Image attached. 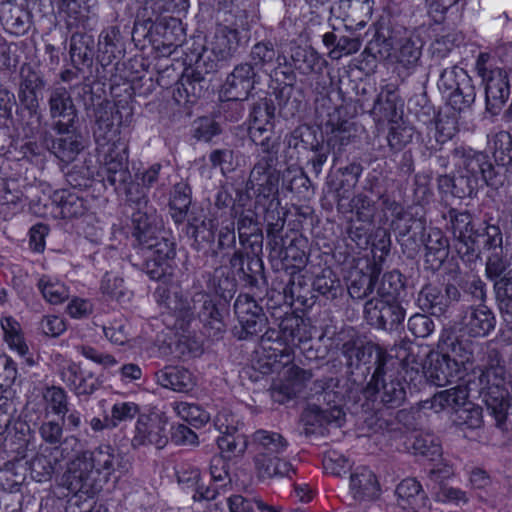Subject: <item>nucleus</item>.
Instances as JSON below:
<instances>
[{"instance_id": "63", "label": "nucleus", "mask_w": 512, "mask_h": 512, "mask_svg": "<svg viewBox=\"0 0 512 512\" xmlns=\"http://www.w3.org/2000/svg\"><path fill=\"white\" fill-rule=\"evenodd\" d=\"M283 186L299 197L306 198L310 192L311 181L302 169H287L283 175Z\"/></svg>"}, {"instance_id": "16", "label": "nucleus", "mask_w": 512, "mask_h": 512, "mask_svg": "<svg viewBox=\"0 0 512 512\" xmlns=\"http://www.w3.org/2000/svg\"><path fill=\"white\" fill-rule=\"evenodd\" d=\"M422 362L421 359H419ZM422 371L431 383L436 386H445L457 379L462 378L464 372L460 370L457 359L449 353L431 351L427 355V362L421 363Z\"/></svg>"}, {"instance_id": "25", "label": "nucleus", "mask_w": 512, "mask_h": 512, "mask_svg": "<svg viewBox=\"0 0 512 512\" xmlns=\"http://www.w3.org/2000/svg\"><path fill=\"white\" fill-rule=\"evenodd\" d=\"M133 236L139 246L151 242L160 231L158 216L152 205L138 208L132 213Z\"/></svg>"}, {"instance_id": "44", "label": "nucleus", "mask_w": 512, "mask_h": 512, "mask_svg": "<svg viewBox=\"0 0 512 512\" xmlns=\"http://www.w3.org/2000/svg\"><path fill=\"white\" fill-rule=\"evenodd\" d=\"M312 290L318 292L327 300H335L342 297L344 294V287L341 280L330 267L321 269V271L315 275Z\"/></svg>"}, {"instance_id": "36", "label": "nucleus", "mask_w": 512, "mask_h": 512, "mask_svg": "<svg viewBox=\"0 0 512 512\" xmlns=\"http://www.w3.org/2000/svg\"><path fill=\"white\" fill-rule=\"evenodd\" d=\"M438 187L444 193H450L456 198L464 199L472 197L482 185L473 176H468L460 171V174L454 177L440 175L438 177Z\"/></svg>"}, {"instance_id": "8", "label": "nucleus", "mask_w": 512, "mask_h": 512, "mask_svg": "<svg viewBox=\"0 0 512 512\" xmlns=\"http://www.w3.org/2000/svg\"><path fill=\"white\" fill-rule=\"evenodd\" d=\"M363 314L370 326L392 332L404 328L407 312L402 302L396 297H380L367 300Z\"/></svg>"}, {"instance_id": "62", "label": "nucleus", "mask_w": 512, "mask_h": 512, "mask_svg": "<svg viewBox=\"0 0 512 512\" xmlns=\"http://www.w3.org/2000/svg\"><path fill=\"white\" fill-rule=\"evenodd\" d=\"M119 36L120 30L116 26L104 29L99 35L98 46L101 55L98 56V60L103 66L110 64L112 58L115 57L114 50L119 41Z\"/></svg>"}, {"instance_id": "55", "label": "nucleus", "mask_w": 512, "mask_h": 512, "mask_svg": "<svg viewBox=\"0 0 512 512\" xmlns=\"http://www.w3.org/2000/svg\"><path fill=\"white\" fill-rule=\"evenodd\" d=\"M58 448H45L34 457V481L46 482L52 478L58 464Z\"/></svg>"}, {"instance_id": "9", "label": "nucleus", "mask_w": 512, "mask_h": 512, "mask_svg": "<svg viewBox=\"0 0 512 512\" xmlns=\"http://www.w3.org/2000/svg\"><path fill=\"white\" fill-rule=\"evenodd\" d=\"M438 86L448 92V103L453 110L464 112L469 110L476 98V90L466 70L458 66L446 68L440 75Z\"/></svg>"}, {"instance_id": "32", "label": "nucleus", "mask_w": 512, "mask_h": 512, "mask_svg": "<svg viewBox=\"0 0 512 512\" xmlns=\"http://www.w3.org/2000/svg\"><path fill=\"white\" fill-rule=\"evenodd\" d=\"M254 465L257 478L262 482L274 478H291V473H295L292 465L279 456H265L264 454H256L254 457Z\"/></svg>"}, {"instance_id": "7", "label": "nucleus", "mask_w": 512, "mask_h": 512, "mask_svg": "<svg viewBox=\"0 0 512 512\" xmlns=\"http://www.w3.org/2000/svg\"><path fill=\"white\" fill-rule=\"evenodd\" d=\"M326 139L322 142L315 141L311 144L310 150L314 155L309 159L308 164L311 165L312 172L319 176L322 172L323 165L327 162L328 155L333 156V165L344 152V147L351 142V124L348 121H342L337 124H326Z\"/></svg>"}, {"instance_id": "12", "label": "nucleus", "mask_w": 512, "mask_h": 512, "mask_svg": "<svg viewBox=\"0 0 512 512\" xmlns=\"http://www.w3.org/2000/svg\"><path fill=\"white\" fill-rule=\"evenodd\" d=\"M452 154L456 161L455 165L466 175L476 178L482 186L496 188L501 184L499 174L486 154L462 146L454 148Z\"/></svg>"}, {"instance_id": "59", "label": "nucleus", "mask_w": 512, "mask_h": 512, "mask_svg": "<svg viewBox=\"0 0 512 512\" xmlns=\"http://www.w3.org/2000/svg\"><path fill=\"white\" fill-rule=\"evenodd\" d=\"M279 181L280 175H268L260 179H250V182L256 183L257 195L256 205H266V202L279 201Z\"/></svg>"}, {"instance_id": "37", "label": "nucleus", "mask_w": 512, "mask_h": 512, "mask_svg": "<svg viewBox=\"0 0 512 512\" xmlns=\"http://www.w3.org/2000/svg\"><path fill=\"white\" fill-rule=\"evenodd\" d=\"M70 57L75 68H90L95 56V40L92 35L74 33L70 39Z\"/></svg>"}, {"instance_id": "57", "label": "nucleus", "mask_w": 512, "mask_h": 512, "mask_svg": "<svg viewBox=\"0 0 512 512\" xmlns=\"http://www.w3.org/2000/svg\"><path fill=\"white\" fill-rule=\"evenodd\" d=\"M93 133L96 142L100 145L116 141L114 139L118 134V125L114 122L112 112L106 110L97 112Z\"/></svg>"}, {"instance_id": "35", "label": "nucleus", "mask_w": 512, "mask_h": 512, "mask_svg": "<svg viewBox=\"0 0 512 512\" xmlns=\"http://www.w3.org/2000/svg\"><path fill=\"white\" fill-rule=\"evenodd\" d=\"M68 129H57V133L61 136L57 138L56 144L53 142L52 154L63 162H71L77 154L84 148L82 136L76 133V125Z\"/></svg>"}, {"instance_id": "23", "label": "nucleus", "mask_w": 512, "mask_h": 512, "mask_svg": "<svg viewBox=\"0 0 512 512\" xmlns=\"http://www.w3.org/2000/svg\"><path fill=\"white\" fill-rule=\"evenodd\" d=\"M395 495L398 507L405 512H421L426 509L428 498L416 479L402 480L396 487Z\"/></svg>"}, {"instance_id": "22", "label": "nucleus", "mask_w": 512, "mask_h": 512, "mask_svg": "<svg viewBox=\"0 0 512 512\" xmlns=\"http://www.w3.org/2000/svg\"><path fill=\"white\" fill-rule=\"evenodd\" d=\"M215 232L216 226L211 219L189 222L186 230L187 235L193 239L192 248L201 252L203 256L211 258L217 257L214 245Z\"/></svg>"}, {"instance_id": "10", "label": "nucleus", "mask_w": 512, "mask_h": 512, "mask_svg": "<svg viewBox=\"0 0 512 512\" xmlns=\"http://www.w3.org/2000/svg\"><path fill=\"white\" fill-rule=\"evenodd\" d=\"M391 225L402 252L408 258H414L419 253L429 228L426 218L418 212H399Z\"/></svg>"}, {"instance_id": "28", "label": "nucleus", "mask_w": 512, "mask_h": 512, "mask_svg": "<svg viewBox=\"0 0 512 512\" xmlns=\"http://www.w3.org/2000/svg\"><path fill=\"white\" fill-rule=\"evenodd\" d=\"M153 31L160 37L155 39L157 48H163V52L170 54L172 50L178 47L184 40V29L179 19L174 17H162L151 27Z\"/></svg>"}, {"instance_id": "19", "label": "nucleus", "mask_w": 512, "mask_h": 512, "mask_svg": "<svg viewBox=\"0 0 512 512\" xmlns=\"http://www.w3.org/2000/svg\"><path fill=\"white\" fill-rule=\"evenodd\" d=\"M86 211L83 199L65 190L55 192V200L48 196L44 198V204L40 213L45 217L70 219L82 216Z\"/></svg>"}, {"instance_id": "11", "label": "nucleus", "mask_w": 512, "mask_h": 512, "mask_svg": "<svg viewBox=\"0 0 512 512\" xmlns=\"http://www.w3.org/2000/svg\"><path fill=\"white\" fill-rule=\"evenodd\" d=\"M407 383L405 379L389 376V380L383 381L376 387H373V392L367 393V387L355 386V393L349 401L357 403L361 400V395L365 398L366 403L362 407L368 405L372 400L379 406L386 409H397L404 404L407 399Z\"/></svg>"}, {"instance_id": "38", "label": "nucleus", "mask_w": 512, "mask_h": 512, "mask_svg": "<svg viewBox=\"0 0 512 512\" xmlns=\"http://www.w3.org/2000/svg\"><path fill=\"white\" fill-rule=\"evenodd\" d=\"M306 239L303 237H296L292 239L288 246H280L278 250H271L273 256L281 258L286 270L302 271L308 261V256L305 251Z\"/></svg>"}, {"instance_id": "50", "label": "nucleus", "mask_w": 512, "mask_h": 512, "mask_svg": "<svg viewBox=\"0 0 512 512\" xmlns=\"http://www.w3.org/2000/svg\"><path fill=\"white\" fill-rule=\"evenodd\" d=\"M58 9L69 28H86L89 20V7L84 2L81 0H59Z\"/></svg>"}, {"instance_id": "14", "label": "nucleus", "mask_w": 512, "mask_h": 512, "mask_svg": "<svg viewBox=\"0 0 512 512\" xmlns=\"http://www.w3.org/2000/svg\"><path fill=\"white\" fill-rule=\"evenodd\" d=\"M215 426L222 434L217 439L220 454L227 458L242 456L247 449L248 441L234 416L228 412L219 413L215 418Z\"/></svg>"}, {"instance_id": "30", "label": "nucleus", "mask_w": 512, "mask_h": 512, "mask_svg": "<svg viewBox=\"0 0 512 512\" xmlns=\"http://www.w3.org/2000/svg\"><path fill=\"white\" fill-rule=\"evenodd\" d=\"M350 493L357 502L377 499L380 494V486L376 475L365 467L352 473L350 476Z\"/></svg>"}, {"instance_id": "24", "label": "nucleus", "mask_w": 512, "mask_h": 512, "mask_svg": "<svg viewBox=\"0 0 512 512\" xmlns=\"http://www.w3.org/2000/svg\"><path fill=\"white\" fill-rule=\"evenodd\" d=\"M60 375L62 381L77 396L91 395L100 385L99 380L91 372H84L78 364L73 362L64 365Z\"/></svg>"}, {"instance_id": "58", "label": "nucleus", "mask_w": 512, "mask_h": 512, "mask_svg": "<svg viewBox=\"0 0 512 512\" xmlns=\"http://www.w3.org/2000/svg\"><path fill=\"white\" fill-rule=\"evenodd\" d=\"M276 115V104L272 95L258 99L250 109L249 122L251 124L268 125L274 124Z\"/></svg>"}, {"instance_id": "27", "label": "nucleus", "mask_w": 512, "mask_h": 512, "mask_svg": "<svg viewBox=\"0 0 512 512\" xmlns=\"http://www.w3.org/2000/svg\"><path fill=\"white\" fill-rule=\"evenodd\" d=\"M50 113L53 118H59L55 123L56 129H68L77 122V113L69 93L60 88L53 91L49 98Z\"/></svg>"}, {"instance_id": "21", "label": "nucleus", "mask_w": 512, "mask_h": 512, "mask_svg": "<svg viewBox=\"0 0 512 512\" xmlns=\"http://www.w3.org/2000/svg\"><path fill=\"white\" fill-rule=\"evenodd\" d=\"M239 242L250 253H261L263 232L255 211L248 209L240 213L237 221Z\"/></svg>"}, {"instance_id": "45", "label": "nucleus", "mask_w": 512, "mask_h": 512, "mask_svg": "<svg viewBox=\"0 0 512 512\" xmlns=\"http://www.w3.org/2000/svg\"><path fill=\"white\" fill-rule=\"evenodd\" d=\"M377 277L375 269L370 273L362 270L351 271L347 282L348 294L352 299L363 300L374 291Z\"/></svg>"}, {"instance_id": "26", "label": "nucleus", "mask_w": 512, "mask_h": 512, "mask_svg": "<svg viewBox=\"0 0 512 512\" xmlns=\"http://www.w3.org/2000/svg\"><path fill=\"white\" fill-rule=\"evenodd\" d=\"M425 248V264L436 271L444 263L449 254V242L443 232L435 227H429L423 239Z\"/></svg>"}, {"instance_id": "60", "label": "nucleus", "mask_w": 512, "mask_h": 512, "mask_svg": "<svg viewBox=\"0 0 512 512\" xmlns=\"http://www.w3.org/2000/svg\"><path fill=\"white\" fill-rule=\"evenodd\" d=\"M459 288L464 295L470 297L472 302L485 304L488 299L487 284L477 275H469L459 278Z\"/></svg>"}, {"instance_id": "48", "label": "nucleus", "mask_w": 512, "mask_h": 512, "mask_svg": "<svg viewBox=\"0 0 512 512\" xmlns=\"http://www.w3.org/2000/svg\"><path fill=\"white\" fill-rule=\"evenodd\" d=\"M253 441L256 445L257 454L265 456H279L288 447L287 440L279 433L258 430L253 435Z\"/></svg>"}, {"instance_id": "53", "label": "nucleus", "mask_w": 512, "mask_h": 512, "mask_svg": "<svg viewBox=\"0 0 512 512\" xmlns=\"http://www.w3.org/2000/svg\"><path fill=\"white\" fill-rule=\"evenodd\" d=\"M363 169L360 162L353 161L338 168L335 174L327 177L326 181L337 185L344 191H353L359 182Z\"/></svg>"}, {"instance_id": "39", "label": "nucleus", "mask_w": 512, "mask_h": 512, "mask_svg": "<svg viewBox=\"0 0 512 512\" xmlns=\"http://www.w3.org/2000/svg\"><path fill=\"white\" fill-rule=\"evenodd\" d=\"M199 321L203 324L208 337L219 339L226 330L221 310L211 299L206 298L197 312Z\"/></svg>"}, {"instance_id": "43", "label": "nucleus", "mask_w": 512, "mask_h": 512, "mask_svg": "<svg viewBox=\"0 0 512 512\" xmlns=\"http://www.w3.org/2000/svg\"><path fill=\"white\" fill-rule=\"evenodd\" d=\"M284 293L289 295L292 301L298 302L305 308H310L315 303L308 280L299 270L289 272V280L284 288Z\"/></svg>"}, {"instance_id": "34", "label": "nucleus", "mask_w": 512, "mask_h": 512, "mask_svg": "<svg viewBox=\"0 0 512 512\" xmlns=\"http://www.w3.org/2000/svg\"><path fill=\"white\" fill-rule=\"evenodd\" d=\"M260 253H247L246 264L238 274L245 287L251 289L254 295H260L267 289V281L264 275V264L259 257Z\"/></svg>"}, {"instance_id": "49", "label": "nucleus", "mask_w": 512, "mask_h": 512, "mask_svg": "<svg viewBox=\"0 0 512 512\" xmlns=\"http://www.w3.org/2000/svg\"><path fill=\"white\" fill-rule=\"evenodd\" d=\"M499 313L507 324H512V273L508 272L493 284Z\"/></svg>"}, {"instance_id": "20", "label": "nucleus", "mask_w": 512, "mask_h": 512, "mask_svg": "<svg viewBox=\"0 0 512 512\" xmlns=\"http://www.w3.org/2000/svg\"><path fill=\"white\" fill-rule=\"evenodd\" d=\"M211 84V79L203 77L198 70L185 68L175 84L173 98L178 104L195 103L205 96Z\"/></svg>"}, {"instance_id": "3", "label": "nucleus", "mask_w": 512, "mask_h": 512, "mask_svg": "<svg viewBox=\"0 0 512 512\" xmlns=\"http://www.w3.org/2000/svg\"><path fill=\"white\" fill-rule=\"evenodd\" d=\"M492 56L481 52L475 63L478 76L485 87L486 110L492 115H498L511 94L508 72L491 63Z\"/></svg>"}, {"instance_id": "47", "label": "nucleus", "mask_w": 512, "mask_h": 512, "mask_svg": "<svg viewBox=\"0 0 512 512\" xmlns=\"http://www.w3.org/2000/svg\"><path fill=\"white\" fill-rule=\"evenodd\" d=\"M291 60L295 69L304 75L321 71L325 63L314 49L302 46L292 49Z\"/></svg>"}, {"instance_id": "31", "label": "nucleus", "mask_w": 512, "mask_h": 512, "mask_svg": "<svg viewBox=\"0 0 512 512\" xmlns=\"http://www.w3.org/2000/svg\"><path fill=\"white\" fill-rule=\"evenodd\" d=\"M450 228L454 238L458 241L457 250L459 254L469 247L472 243L477 229L474 228L473 217L468 211H458L450 209L448 211Z\"/></svg>"}, {"instance_id": "17", "label": "nucleus", "mask_w": 512, "mask_h": 512, "mask_svg": "<svg viewBox=\"0 0 512 512\" xmlns=\"http://www.w3.org/2000/svg\"><path fill=\"white\" fill-rule=\"evenodd\" d=\"M167 426V420L158 414L140 415L136 423L132 446L151 445L157 449L164 448L169 441Z\"/></svg>"}, {"instance_id": "18", "label": "nucleus", "mask_w": 512, "mask_h": 512, "mask_svg": "<svg viewBox=\"0 0 512 512\" xmlns=\"http://www.w3.org/2000/svg\"><path fill=\"white\" fill-rule=\"evenodd\" d=\"M496 316L493 310L485 304H472L463 310L460 324L470 337H486L495 329Z\"/></svg>"}, {"instance_id": "41", "label": "nucleus", "mask_w": 512, "mask_h": 512, "mask_svg": "<svg viewBox=\"0 0 512 512\" xmlns=\"http://www.w3.org/2000/svg\"><path fill=\"white\" fill-rule=\"evenodd\" d=\"M472 243L463 252V255L474 254L476 249L483 247L487 251L501 252L503 250V236L502 232L497 225L487 224L484 227L477 228L475 236H473Z\"/></svg>"}, {"instance_id": "33", "label": "nucleus", "mask_w": 512, "mask_h": 512, "mask_svg": "<svg viewBox=\"0 0 512 512\" xmlns=\"http://www.w3.org/2000/svg\"><path fill=\"white\" fill-rule=\"evenodd\" d=\"M156 382L175 392L187 393L195 385L190 371L180 366H165L155 373Z\"/></svg>"}, {"instance_id": "6", "label": "nucleus", "mask_w": 512, "mask_h": 512, "mask_svg": "<svg viewBox=\"0 0 512 512\" xmlns=\"http://www.w3.org/2000/svg\"><path fill=\"white\" fill-rule=\"evenodd\" d=\"M505 374V367L480 369L479 374L480 396L485 403L488 413L494 417L498 427L506 421L510 405L508 392L503 387Z\"/></svg>"}, {"instance_id": "40", "label": "nucleus", "mask_w": 512, "mask_h": 512, "mask_svg": "<svg viewBox=\"0 0 512 512\" xmlns=\"http://www.w3.org/2000/svg\"><path fill=\"white\" fill-rule=\"evenodd\" d=\"M240 45V32L225 26L216 32L211 52L219 60H228L238 52Z\"/></svg>"}, {"instance_id": "5", "label": "nucleus", "mask_w": 512, "mask_h": 512, "mask_svg": "<svg viewBox=\"0 0 512 512\" xmlns=\"http://www.w3.org/2000/svg\"><path fill=\"white\" fill-rule=\"evenodd\" d=\"M378 347V344L360 337L351 338L341 345L340 353L345 360L348 379L351 382L347 390L348 399L355 393V386H362L372 370V362Z\"/></svg>"}, {"instance_id": "56", "label": "nucleus", "mask_w": 512, "mask_h": 512, "mask_svg": "<svg viewBox=\"0 0 512 512\" xmlns=\"http://www.w3.org/2000/svg\"><path fill=\"white\" fill-rule=\"evenodd\" d=\"M278 327L282 334V341L296 344L306 339L304 319L294 313H286Z\"/></svg>"}, {"instance_id": "29", "label": "nucleus", "mask_w": 512, "mask_h": 512, "mask_svg": "<svg viewBox=\"0 0 512 512\" xmlns=\"http://www.w3.org/2000/svg\"><path fill=\"white\" fill-rule=\"evenodd\" d=\"M81 458L86 459L87 464H90V469L97 472L98 478L102 472L107 477L117 469L124 468L120 461V454L116 453V449L111 445H100L93 451L85 452Z\"/></svg>"}, {"instance_id": "51", "label": "nucleus", "mask_w": 512, "mask_h": 512, "mask_svg": "<svg viewBox=\"0 0 512 512\" xmlns=\"http://www.w3.org/2000/svg\"><path fill=\"white\" fill-rule=\"evenodd\" d=\"M192 202L191 188L187 183H176L171 191L169 206L172 218L176 223H182L186 218Z\"/></svg>"}, {"instance_id": "64", "label": "nucleus", "mask_w": 512, "mask_h": 512, "mask_svg": "<svg viewBox=\"0 0 512 512\" xmlns=\"http://www.w3.org/2000/svg\"><path fill=\"white\" fill-rule=\"evenodd\" d=\"M493 157L499 166H512V136L501 131L494 138Z\"/></svg>"}, {"instance_id": "61", "label": "nucleus", "mask_w": 512, "mask_h": 512, "mask_svg": "<svg viewBox=\"0 0 512 512\" xmlns=\"http://www.w3.org/2000/svg\"><path fill=\"white\" fill-rule=\"evenodd\" d=\"M350 207L358 222L373 223L377 206L368 195L363 192L354 195L350 200Z\"/></svg>"}, {"instance_id": "54", "label": "nucleus", "mask_w": 512, "mask_h": 512, "mask_svg": "<svg viewBox=\"0 0 512 512\" xmlns=\"http://www.w3.org/2000/svg\"><path fill=\"white\" fill-rule=\"evenodd\" d=\"M412 449L414 454L421 455L429 461H437L442 457L439 439L429 432H419L414 435Z\"/></svg>"}, {"instance_id": "13", "label": "nucleus", "mask_w": 512, "mask_h": 512, "mask_svg": "<svg viewBox=\"0 0 512 512\" xmlns=\"http://www.w3.org/2000/svg\"><path fill=\"white\" fill-rule=\"evenodd\" d=\"M86 459L77 457L70 462L61 478V485L80 499L92 498L102 485L97 472L90 469Z\"/></svg>"}, {"instance_id": "2", "label": "nucleus", "mask_w": 512, "mask_h": 512, "mask_svg": "<svg viewBox=\"0 0 512 512\" xmlns=\"http://www.w3.org/2000/svg\"><path fill=\"white\" fill-rule=\"evenodd\" d=\"M417 346L408 338L403 337L395 342L389 350L379 345L377 352L374 355L372 362L373 373L370 381L366 384L367 393L373 392V387H376L383 381L389 380V372L399 365L405 369L406 373L419 374L421 362L419 361L418 354L415 353Z\"/></svg>"}, {"instance_id": "4", "label": "nucleus", "mask_w": 512, "mask_h": 512, "mask_svg": "<svg viewBox=\"0 0 512 512\" xmlns=\"http://www.w3.org/2000/svg\"><path fill=\"white\" fill-rule=\"evenodd\" d=\"M259 83V76L250 63H241L234 67L226 77L223 92L228 99L225 107V118L236 122L243 116L242 102L248 99L255 85Z\"/></svg>"}, {"instance_id": "52", "label": "nucleus", "mask_w": 512, "mask_h": 512, "mask_svg": "<svg viewBox=\"0 0 512 512\" xmlns=\"http://www.w3.org/2000/svg\"><path fill=\"white\" fill-rule=\"evenodd\" d=\"M26 477V463L21 461L7 462L0 469V490L12 493L24 484Z\"/></svg>"}, {"instance_id": "15", "label": "nucleus", "mask_w": 512, "mask_h": 512, "mask_svg": "<svg viewBox=\"0 0 512 512\" xmlns=\"http://www.w3.org/2000/svg\"><path fill=\"white\" fill-rule=\"evenodd\" d=\"M128 164V144L124 140L117 139L111 144L105 156V164L102 169L105 185L109 184L115 191H118L132 178Z\"/></svg>"}, {"instance_id": "42", "label": "nucleus", "mask_w": 512, "mask_h": 512, "mask_svg": "<svg viewBox=\"0 0 512 512\" xmlns=\"http://www.w3.org/2000/svg\"><path fill=\"white\" fill-rule=\"evenodd\" d=\"M417 303L419 307L431 315L441 317L448 311L442 289L434 284H425L418 293Z\"/></svg>"}, {"instance_id": "1", "label": "nucleus", "mask_w": 512, "mask_h": 512, "mask_svg": "<svg viewBox=\"0 0 512 512\" xmlns=\"http://www.w3.org/2000/svg\"><path fill=\"white\" fill-rule=\"evenodd\" d=\"M383 44L386 56L392 49H398L397 61L407 69L415 68L422 54L423 42L416 29L408 28L404 22L394 15L384 18L376 32L375 43H370L369 49L374 45Z\"/></svg>"}, {"instance_id": "46", "label": "nucleus", "mask_w": 512, "mask_h": 512, "mask_svg": "<svg viewBox=\"0 0 512 512\" xmlns=\"http://www.w3.org/2000/svg\"><path fill=\"white\" fill-rule=\"evenodd\" d=\"M468 389L466 386L458 385L453 388L436 393L431 399V408L440 412L446 408H451L454 413L457 409L465 405L468 400Z\"/></svg>"}]
</instances>
